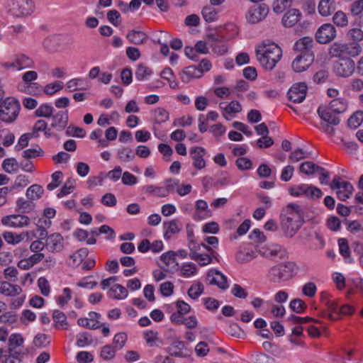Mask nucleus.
Segmentation results:
<instances>
[{
  "instance_id": "f257e3e1",
  "label": "nucleus",
  "mask_w": 363,
  "mask_h": 363,
  "mask_svg": "<svg viewBox=\"0 0 363 363\" xmlns=\"http://www.w3.org/2000/svg\"><path fill=\"white\" fill-rule=\"evenodd\" d=\"M303 223V210L297 203H289L281 213V228L287 238L294 237Z\"/></svg>"
},
{
  "instance_id": "f03ea898",
  "label": "nucleus",
  "mask_w": 363,
  "mask_h": 363,
  "mask_svg": "<svg viewBox=\"0 0 363 363\" xmlns=\"http://www.w3.org/2000/svg\"><path fill=\"white\" fill-rule=\"evenodd\" d=\"M256 58L266 70H272L282 56L281 49L274 43L264 41L256 48Z\"/></svg>"
},
{
  "instance_id": "7ed1b4c3",
  "label": "nucleus",
  "mask_w": 363,
  "mask_h": 363,
  "mask_svg": "<svg viewBox=\"0 0 363 363\" xmlns=\"http://www.w3.org/2000/svg\"><path fill=\"white\" fill-rule=\"evenodd\" d=\"M296 269V264L294 262H281L269 270L268 277L272 282L281 283L290 279Z\"/></svg>"
},
{
  "instance_id": "20e7f679",
  "label": "nucleus",
  "mask_w": 363,
  "mask_h": 363,
  "mask_svg": "<svg viewBox=\"0 0 363 363\" xmlns=\"http://www.w3.org/2000/svg\"><path fill=\"white\" fill-rule=\"evenodd\" d=\"M21 109L19 101L13 97H7L0 104V120L6 123L14 122Z\"/></svg>"
},
{
  "instance_id": "39448f33",
  "label": "nucleus",
  "mask_w": 363,
  "mask_h": 363,
  "mask_svg": "<svg viewBox=\"0 0 363 363\" xmlns=\"http://www.w3.org/2000/svg\"><path fill=\"white\" fill-rule=\"evenodd\" d=\"M9 6L11 14L18 18L30 16L35 9L32 0H11Z\"/></svg>"
},
{
  "instance_id": "423d86ee",
  "label": "nucleus",
  "mask_w": 363,
  "mask_h": 363,
  "mask_svg": "<svg viewBox=\"0 0 363 363\" xmlns=\"http://www.w3.org/2000/svg\"><path fill=\"white\" fill-rule=\"evenodd\" d=\"M289 191L294 196H304L308 199H319L323 196L322 191L319 188L305 184L292 187Z\"/></svg>"
},
{
  "instance_id": "0eeeda50",
  "label": "nucleus",
  "mask_w": 363,
  "mask_h": 363,
  "mask_svg": "<svg viewBox=\"0 0 363 363\" xmlns=\"http://www.w3.org/2000/svg\"><path fill=\"white\" fill-rule=\"evenodd\" d=\"M355 69V63L350 57L341 58L333 64V70L335 74L341 77L351 76Z\"/></svg>"
},
{
  "instance_id": "6e6552de",
  "label": "nucleus",
  "mask_w": 363,
  "mask_h": 363,
  "mask_svg": "<svg viewBox=\"0 0 363 363\" xmlns=\"http://www.w3.org/2000/svg\"><path fill=\"white\" fill-rule=\"evenodd\" d=\"M332 190H335L339 199L345 201L350 198L353 191L352 185L348 182H340L339 177H335L330 184Z\"/></svg>"
},
{
  "instance_id": "1a4fd4ad",
  "label": "nucleus",
  "mask_w": 363,
  "mask_h": 363,
  "mask_svg": "<svg viewBox=\"0 0 363 363\" xmlns=\"http://www.w3.org/2000/svg\"><path fill=\"white\" fill-rule=\"evenodd\" d=\"M317 113L321 120L325 122L321 123L324 131H328L329 125H337L340 122V118L334 115L335 113L327 106L320 105L317 110Z\"/></svg>"
},
{
  "instance_id": "9d476101",
  "label": "nucleus",
  "mask_w": 363,
  "mask_h": 363,
  "mask_svg": "<svg viewBox=\"0 0 363 363\" xmlns=\"http://www.w3.org/2000/svg\"><path fill=\"white\" fill-rule=\"evenodd\" d=\"M336 35L335 28L330 23H325L316 31L315 39L320 44H326L334 40Z\"/></svg>"
},
{
  "instance_id": "9b49d317",
  "label": "nucleus",
  "mask_w": 363,
  "mask_h": 363,
  "mask_svg": "<svg viewBox=\"0 0 363 363\" xmlns=\"http://www.w3.org/2000/svg\"><path fill=\"white\" fill-rule=\"evenodd\" d=\"M208 43L212 50L219 55H225L228 51V45L224 38L217 33H211L207 36Z\"/></svg>"
},
{
  "instance_id": "f8f14e48",
  "label": "nucleus",
  "mask_w": 363,
  "mask_h": 363,
  "mask_svg": "<svg viewBox=\"0 0 363 363\" xmlns=\"http://www.w3.org/2000/svg\"><path fill=\"white\" fill-rule=\"evenodd\" d=\"M269 9L264 4L252 6L246 14V18L250 23H257L267 14Z\"/></svg>"
},
{
  "instance_id": "ddd939ff",
  "label": "nucleus",
  "mask_w": 363,
  "mask_h": 363,
  "mask_svg": "<svg viewBox=\"0 0 363 363\" xmlns=\"http://www.w3.org/2000/svg\"><path fill=\"white\" fill-rule=\"evenodd\" d=\"M307 86L304 82L294 84L287 94L290 101L294 103H301L306 98Z\"/></svg>"
},
{
  "instance_id": "4468645a",
  "label": "nucleus",
  "mask_w": 363,
  "mask_h": 363,
  "mask_svg": "<svg viewBox=\"0 0 363 363\" xmlns=\"http://www.w3.org/2000/svg\"><path fill=\"white\" fill-rule=\"evenodd\" d=\"M1 223L4 225L12 228H22L29 225L30 218L24 215L13 214L4 216L1 220Z\"/></svg>"
},
{
  "instance_id": "2eb2a0df",
  "label": "nucleus",
  "mask_w": 363,
  "mask_h": 363,
  "mask_svg": "<svg viewBox=\"0 0 363 363\" xmlns=\"http://www.w3.org/2000/svg\"><path fill=\"white\" fill-rule=\"evenodd\" d=\"M314 60L313 54L298 55L292 62V67L296 72L306 70Z\"/></svg>"
},
{
  "instance_id": "dca6fc26",
  "label": "nucleus",
  "mask_w": 363,
  "mask_h": 363,
  "mask_svg": "<svg viewBox=\"0 0 363 363\" xmlns=\"http://www.w3.org/2000/svg\"><path fill=\"white\" fill-rule=\"evenodd\" d=\"M63 238L57 233H52L48 236L45 242V247L52 252H60L63 249Z\"/></svg>"
},
{
  "instance_id": "f3484780",
  "label": "nucleus",
  "mask_w": 363,
  "mask_h": 363,
  "mask_svg": "<svg viewBox=\"0 0 363 363\" xmlns=\"http://www.w3.org/2000/svg\"><path fill=\"white\" fill-rule=\"evenodd\" d=\"M313 39L311 37L306 36L297 40L294 45V50L299 52V55L313 54L312 48Z\"/></svg>"
},
{
  "instance_id": "a211bd4d",
  "label": "nucleus",
  "mask_w": 363,
  "mask_h": 363,
  "mask_svg": "<svg viewBox=\"0 0 363 363\" xmlns=\"http://www.w3.org/2000/svg\"><path fill=\"white\" fill-rule=\"evenodd\" d=\"M301 13L298 9H292L288 11L282 18V24L285 27L294 26L301 18Z\"/></svg>"
},
{
  "instance_id": "6ab92c4d",
  "label": "nucleus",
  "mask_w": 363,
  "mask_h": 363,
  "mask_svg": "<svg viewBox=\"0 0 363 363\" xmlns=\"http://www.w3.org/2000/svg\"><path fill=\"white\" fill-rule=\"evenodd\" d=\"M183 82L188 83L193 78L202 77V72L196 66L192 65L185 67L179 74Z\"/></svg>"
},
{
  "instance_id": "aec40b11",
  "label": "nucleus",
  "mask_w": 363,
  "mask_h": 363,
  "mask_svg": "<svg viewBox=\"0 0 363 363\" xmlns=\"http://www.w3.org/2000/svg\"><path fill=\"white\" fill-rule=\"evenodd\" d=\"M213 277L210 280L211 284L217 285L221 289L228 288L227 278L218 270H211L208 273V277Z\"/></svg>"
},
{
  "instance_id": "412c9836",
  "label": "nucleus",
  "mask_w": 363,
  "mask_h": 363,
  "mask_svg": "<svg viewBox=\"0 0 363 363\" xmlns=\"http://www.w3.org/2000/svg\"><path fill=\"white\" fill-rule=\"evenodd\" d=\"M191 155L194 160V166L198 169L205 167L206 162L203 160L205 150L201 147H196L191 150Z\"/></svg>"
},
{
  "instance_id": "4be33fe9",
  "label": "nucleus",
  "mask_w": 363,
  "mask_h": 363,
  "mask_svg": "<svg viewBox=\"0 0 363 363\" xmlns=\"http://www.w3.org/2000/svg\"><path fill=\"white\" fill-rule=\"evenodd\" d=\"M68 123L67 112L60 111L52 116L51 127L57 130H62Z\"/></svg>"
},
{
  "instance_id": "5701e85b",
  "label": "nucleus",
  "mask_w": 363,
  "mask_h": 363,
  "mask_svg": "<svg viewBox=\"0 0 363 363\" xmlns=\"http://www.w3.org/2000/svg\"><path fill=\"white\" fill-rule=\"evenodd\" d=\"M126 38L132 44L141 45L146 42L148 36L143 31L133 29L128 32Z\"/></svg>"
},
{
  "instance_id": "b1692460",
  "label": "nucleus",
  "mask_w": 363,
  "mask_h": 363,
  "mask_svg": "<svg viewBox=\"0 0 363 363\" xmlns=\"http://www.w3.org/2000/svg\"><path fill=\"white\" fill-rule=\"evenodd\" d=\"M336 9L335 0H321L318 4V11L323 16L331 15Z\"/></svg>"
},
{
  "instance_id": "393cba45",
  "label": "nucleus",
  "mask_w": 363,
  "mask_h": 363,
  "mask_svg": "<svg viewBox=\"0 0 363 363\" xmlns=\"http://www.w3.org/2000/svg\"><path fill=\"white\" fill-rule=\"evenodd\" d=\"M262 254L267 258L279 257L282 259L286 256L287 252L285 248L280 245H275L267 249Z\"/></svg>"
},
{
  "instance_id": "a878e982",
  "label": "nucleus",
  "mask_w": 363,
  "mask_h": 363,
  "mask_svg": "<svg viewBox=\"0 0 363 363\" xmlns=\"http://www.w3.org/2000/svg\"><path fill=\"white\" fill-rule=\"evenodd\" d=\"M21 291L18 285H13L8 281L0 282V293L5 296H14L19 294Z\"/></svg>"
},
{
  "instance_id": "bb28decb",
  "label": "nucleus",
  "mask_w": 363,
  "mask_h": 363,
  "mask_svg": "<svg viewBox=\"0 0 363 363\" xmlns=\"http://www.w3.org/2000/svg\"><path fill=\"white\" fill-rule=\"evenodd\" d=\"M163 228L164 230V238L166 240L170 239L173 235L178 233L181 230L177 221L175 220L164 222L163 223Z\"/></svg>"
},
{
  "instance_id": "cd10ccee",
  "label": "nucleus",
  "mask_w": 363,
  "mask_h": 363,
  "mask_svg": "<svg viewBox=\"0 0 363 363\" xmlns=\"http://www.w3.org/2000/svg\"><path fill=\"white\" fill-rule=\"evenodd\" d=\"M328 54L333 58H347L345 52L344 43L340 42L333 43L328 49Z\"/></svg>"
},
{
  "instance_id": "c85d7f7f",
  "label": "nucleus",
  "mask_w": 363,
  "mask_h": 363,
  "mask_svg": "<svg viewBox=\"0 0 363 363\" xmlns=\"http://www.w3.org/2000/svg\"><path fill=\"white\" fill-rule=\"evenodd\" d=\"M33 66V60L25 55H19L17 56L16 62L11 64L9 67L22 69L30 68Z\"/></svg>"
},
{
  "instance_id": "c756f323",
  "label": "nucleus",
  "mask_w": 363,
  "mask_h": 363,
  "mask_svg": "<svg viewBox=\"0 0 363 363\" xmlns=\"http://www.w3.org/2000/svg\"><path fill=\"white\" fill-rule=\"evenodd\" d=\"M344 47L345 55L350 57H355L359 55L362 50V46L357 42L344 43Z\"/></svg>"
},
{
  "instance_id": "7c9ffc66",
  "label": "nucleus",
  "mask_w": 363,
  "mask_h": 363,
  "mask_svg": "<svg viewBox=\"0 0 363 363\" xmlns=\"http://www.w3.org/2000/svg\"><path fill=\"white\" fill-rule=\"evenodd\" d=\"M185 348V344L183 341L174 340L167 347V351L171 355L177 357L183 356L182 350Z\"/></svg>"
},
{
  "instance_id": "2f4dec72",
  "label": "nucleus",
  "mask_w": 363,
  "mask_h": 363,
  "mask_svg": "<svg viewBox=\"0 0 363 363\" xmlns=\"http://www.w3.org/2000/svg\"><path fill=\"white\" fill-rule=\"evenodd\" d=\"M109 296L115 299H123L128 296V290L121 284H113L109 290Z\"/></svg>"
},
{
  "instance_id": "473e14b6",
  "label": "nucleus",
  "mask_w": 363,
  "mask_h": 363,
  "mask_svg": "<svg viewBox=\"0 0 363 363\" xmlns=\"http://www.w3.org/2000/svg\"><path fill=\"white\" fill-rule=\"evenodd\" d=\"M328 108L334 113L339 114L346 110L347 103L343 99H335L330 103Z\"/></svg>"
},
{
  "instance_id": "72a5a7b5",
  "label": "nucleus",
  "mask_w": 363,
  "mask_h": 363,
  "mask_svg": "<svg viewBox=\"0 0 363 363\" xmlns=\"http://www.w3.org/2000/svg\"><path fill=\"white\" fill-rule=\"evenodd\" d=\"M44 189L39 184H33L26 191V197L31 201L37 200L41 198Z\"/></svg>"
},
{
  "instance_id": "f704fd0d",
  "label": "nucleus",
  "mask_w": 363,
  "mask_h": 363,
  "mask_svg": "<svg viewBox=\"0 0 363 363\" xmlns=\"http://www.w3.org/2000/svg\"><path fill=\"white\" fill-rule=\"evenodd\" d=\"M241 111L240 104L238 101H233L223 108V116L227 120H230V115L240 113Z\"/></svg>"
},
{
  "instance_id": "c9c22d12",
  "label": "nucleus",
  "mask_w": 363,
  "mask_h": 363,
  "mask_svg": "<svg viewBox=\"0 0 363 363\" xmlns=\"http://www.w3.org/2000/svg\"><path fill=\"white\" fill-rule=\"evenodd\" d=\"M320 167L313 162L307 161L300 164L299 171L306 175L311 176L318 172Z\"/></svg>"
},
{
  "instance_id": "e433bc0d",
  "label": "nucleus",
  "mask_w": 363,
  "mask_h": 363,
  "mask_svg": "<svg viewBox=\"0 0 363 363\" xmlns=\"http://www.w3.org/2000/svg\"><path fill=\"white\" fill-rule=\"evenodd\" d=\"M256 257V254L253 250L245 249L240 250L236 254V260L239 263H247Z\"/></svg>"
},
{
  "instance_id": "4c0bfd02",
  "label": "nucleus",
  "mask_w": 363,
  "mask_h": 363,
  "mask_svg": "<svg viewBox=\"0 0 363 363\" xmlns=\"http://www.w3.org/2000/svg\"><path fill=\"white\" fill-rule=\"evenodd\" d=\"M152 74L151 69L143 64H139L135 72V76L137 80L143 81Z\"/></svg>"
},
{
  "instance_id": "58836bf2",
  "label": "nucleus",
  "mask_w": 363,
  "mask_h": 363,
  "mask_svg": "<svg viewBox=\"0 0 363 363\" xmlns=\"http://www.w3.org/2000/svg\"><path fill=\"white\" fill-rule=\"evenodd\" d=\"M17 211L21 213H28L35 207V204L31 201H26L23 198H20L16 201Z\"/></svg>"
},
{
  "instance_id": "ea45409f",
  "label": "nucleus",
  "mask_w": 363,
  "mask_h": 363,
  "mask_svg": "<svg viewBox=\"0 0 363 363\" xmlns=\"http://www.w3.org/2000/svg\"><path fill=\"white\" fill-rule=\"evenodd\" d=\"M189 257L191 259L198 262L199 264L201 266L207 265L212 261V257L209 255L205 253H189Z\"/></svg>"
},
{
  "instance_id": "a19ab883",
  "label": "nucleus",
  "mask_w": 363,
  "mask_h": 363,
  "mask_svg": "<svg viewBox=\"0 0 363 363\" xmlns=\"http://www.w3.org/2000/svg\"><path fill=\"white\" fill-rule=\"evenodd\" d=\"M4 169L9 173H16L19 169V163L15 158H7L3 162Z\"/></svg>"
},
{
  "instance_id": "79ce46f5",
  "label": "nucleus",
  "mask_w": 363,
  "mask_h": 363,
  "mask_svg": "<svg viewBox=\"0 0 363 363\" xmlns=\"http://www.w3.org/2000/svg\"><path fill=\"white\" fill-rule=\"evenodd\" d=\"M203 19L208 23L213 22L217 20L218 12L216 9L207 6L203 8L201 11Z\"/></svg>"
},
{
  "instance_id": "37998d69",
  "label": "nucleus",
  "mask_w": 363,
  "mask_h": 363,
  "mask_svg": "<svg viewBox=\"0 0 363 363\" xmlns=\"http://www.w3.org/2000/svg\"><path fill=\"white\" fill-rule=\"evenodd\" d=\"M116 351L112 345H106L101 349L100 357L105 361H111L114 359Z\"/></svg>"
},
{
  "instance_id": "c03bdc74",
  "label": "nucleus",
  "mask_w": 363,
  "mask_h": 363,
  "mask_svg": "<svg viewBox=\"0 0 363 363\" xmlns=\"http://www.w3.org/2000/svg\"><path fill=\"white\" fill-rule=\"evenodd\" d=\"M197 270L196 264L192 262L184 263L180 267L181 275L184 277L194 276Z\"/></svg>"
},
{
  "instance_id": "a18cd8bd",
  "label": "nucleus",
  "mask_w": 363,
  "mask_h": 363,
  "mask_svg": "<svg viewBox=\"0 0 363 363\" xmlns=\"http://www.w3.org/2000/svg\"><path fill=\"white\" fill-rule=\"evenodd\" d=\"M118 157L121 161L128 162L135 159V155L131 148L125 147L118 150Z\"/></svg>"
},
{
  "instance_id": "49530a36",
  "label": "nucleus",
  "mask_w": 363,
  "mask_h": 363,
  "mask_svg": "<svg viewBox=\"0 0 363 363\" xmlns=\"http://www.w3.org/2000/svg\"><path fill=\"white\" fill-rule=\"evenodd\" d=\"M43 45L49 52H55L60 45L58 37L56 35H52L47 38L43 42Z\"/></svg>"
},
{
  "instance_id": "de8ad7c7",
  "label": "nucleus",
  "mask_w": 363,
  "mask_h": 363,
  "mask_svg": "<svg viewBox=\"0 0 363 363\" xmlns=\"http://www.w3.org/2000/svg\"><path fill=\"white\" fill-rule=\"evenodd\" d=\"M155 123L160 124L169 120V113L163 108H157L152 112Z\"/></svg>"
},
{
  "instance_id": "09e8293b",
  "label": "nucleus",
  "mask_w": 363,
  "mask_h": 363,
  "mask_svg": "<svg viewBox=\"0 0 363 363\" xmlns=\"http://www.w3.org/2000/svg\"><path fill=\"white\" fill-rule=\"evenodd\" d=\"M363 121V111H357L354 113L348 119L347 124L353 129L359 127Z\"/></svg>"
},
{
  "instance_id": "8fccbe9b",
  "label": "nucleus",
  "mask_w": 363,
  "mask_h": 363,
  "mask_svg": "<svg viewBox=\"0 0 363 363\" xmlns=\"http://www.w3.org/2000/svg\"><path fill=\"white\" fill-rule=\"evenodd\" d=\"M204 287L201 282L193 284L187 291L188 296L193 298L197 299L203 292Z\"/></svg>"
},
{
  "instance_id": "3c124183",
  "label": "nucleus",
  "mask_w": 363,
  "mask_h": 363,
  "mask_svg": "<svg viewBox=\"0 0 363 363\" xmlns=\"http://www.w3.org/2000/svg\"><path fill=\"white\" fill-rule=\"evenodd\" d=\"M52 111L53 108L52 106L48 104H43L36 109L35 114L38 117L50 118Z\"/></svg>"
},
{
  "instance_id": "603ef678",
  "label": "nucleus",
  "mask_w": 363,
  "mask_h": 363,
  "mask_svg": "<svg viewBox=\"0 0 363 363\" xmlns=\"http://www.w3.org/2000/svg\"><path fill=\"white\" fill-rule=\"evenodd\" d=\"M52 318L54 321L56 323V327L60 325L62 327L65 326V329L67 328L68 323L67 321V317L63 312L59 310H55L52 313Z\"/></svg>"
},
{
  "instance_id": "864d4df0",
  "label": "nucleus",
  "mask_w": 363,
  "mask_h": 363,
  "mask_svg": "<svg viewBox=\"0 0 363 363\" xmlns=\"http://www.w3.org/2000/svg\"><path fill=\"white\" fill-rule=\"evenodd\" d=\"M9 354L5 356L4 363H21V352L15 351L13 348H9Z\"/></svg>"
},
{
  "instance_id": "5fc2aeb1",
  "label": "nucleus",
  "mask_w": 363,
  "mask_h": 363,
  "mask_svg": "<svg viewBox=\"0 0 363 363\" xmlns=\"http://www.w3.org/2000/svg\"><path fill=\"white\" fill-rule=\"evenodd\" d=\"M127 339L128 337L125 333H118L116 334L113 340V344L114 345L113 347L116 350L122 349L125 345Z\"/></svg>"
},
{
  "instance_id": "6e6d98bb",
  "label": "nucleus",
  "mask_w": 363,
  "mask_h": 363,
  "mask_svg": "<svg viewBox=\"0 0 363 363\" xmlns=\"http://www.w3.org/2000/svg\"><path fill=\"white\" fill-rule=\"evenodd\" d=\"M333 23L339 27H345L348 23L347 15L341 11H337L333 17Z\"/></svg>"
},
{
  "instance_id": "4d7b16f0",
  "label": "nucleus",
  "mask_w": 363,
  "mask_h": 363,
  "mask_svg": "<svg viewBox=\"0 0 363 363\" xmlns=\"http://www.w3.org/2000/svg\"><path fill=\"white\" fill-rule=\"evenodd\" d=\"M146 194H152L158 197L167 196V192L164 187H157L153 185H148L144 187Z\"/></svg>"
},
{
  "instance_id": "13d9d810",
  "label": "nucleus",
  "mask_w": 363,
  "mask_h": 363,
  "mask_svg": "<svg viewBox=\"0 0 363 363\" xmlns=\"http://www.w3.org/2000/svg\"><path fill=\"white\" fill-rule=\"evenodd\" d=\"M347 38L352 42H359L363 40V31L358 28L350 29L347 33Z\"/></svg>"
},
{
  "instance_id": "bf43d9fd",
  "label": "nucleus",
  "mask_w": 363,
  "mask_h": 363,
  "mask_svg": "<svg viewBox=\"0 0 363 363\" xmlns=\"http://www.w3.org/2000/svg\"><path fill=\"white\" fill-rule=\"evenodd\" d=\"M291 4V0H275L273 3V10L277 13H281L290 7Z\"/></svg>"
},
{
  "instance_id": "052dcab7",
  "label": "nucleus",
  "mask_w": 363,
  "mask_h": 363,
  "mask_svg": "<svg viewBox=\"0 0 363 363\" xmlns=\"http://www.w3.org/2000/svg\"><path fill=\"white\" fill-rule=\"evenodd\" d=\"M62 88H63V83L60 81H56L53 83L47 84L45 86L43 91L45 94H46L48 95H52L55 93L57 92L58 91L62 89Z\"/></svg>"
},
{
  "instance_id": "680f3d73",
  "label": "nucleus",
  "mask_w": 363,
  "mask_h": 363,
  "mask_svg": "<svg viewBox=\"0 0 363 363\" xmlns=\"http://www.w3.org/2000/svg\"><path fill=\"white\" fill-rule=\"evenodd\" d=\"M48 337L45 334L38 333L33 339V344L38 348L45 347L50 345Z\"/></svg>"
},
{
  "instance_id": "e2e57ef3",
  "label": "nucleus",
  "mask_w": 363,
  "mask_h": 363,
  "mask_svg": "<svg viewBox=\"0 0 363 363\" xmlns=\"http://www.w3.org/2000/svg\"><path fill=\"white\" fill-rule=\"evenodd\" d=\"M349 11L353 16H358L363 11V0H355L350 6Z\"/></svg>"
},
{
  "instance_id": "0e129e2a",
  "label": "nucleus",
  "mask_w": 363,
  "mask_h": 363,
  "mask_svg": "<svg viewBox=\"0 0 363 363\" xmlns=\"http://www.w3.org/2000/svg\"><path fill=\"white\" fill-rule=\"evenodd\" d=\"M3 238L9 243L16 245L21 242L23 239V235L15 234L11 232H5L3 233Z\"/></svg>"
},
{
  "instance_id": "69168bd1",
  "label": "nucleus",
  "mask_w": 363,
  "mask_h": 363,
  "mask_svg": "<svg viewBox=\"0 0 363 363\" xmlns=\"http://www.w3.org/2000/svg\"><path fill=\"white\" fill-rule=\"evenodd\" d=\"M290 308L296 313H301L306 307L303 301L300 298L293 299L289 304Z\"/></svg>"
},
{
  "instance_id": "338daca9",
  "label": "nucleus",
  "mask_w": 363,
  "mask_h": 363,
  "mask_svg": "<svg viewBox=\"0 0 363 363\" xmlns=\"http://www.w3.org/2000/svg\"><path fill=\"white\" fill-rule=\"evenodd\" d=\"M326 293H322V301L324 303L328 310L330 311V313H335L338 314V306L337 303L335 301H332L328 299L327 297Z\"/></svg>"
},
{
  "instance_id": "774afa93",
  "label": "nucleus",
  "mask_w": 363,
  "mask_h": 363,
  "mask_svg": "<svg viewBox=\"0 0 363 363\" xmlns=\"http://www.w3.org/2000/svg\"><path fill=\"white\" fill-rule=\"evenodd\" d=\"M308 152L303 151L301 148H297L291 153L289 160L293 162H297L303 159L308 157Z\"/></svg>"
}]
</instances>
